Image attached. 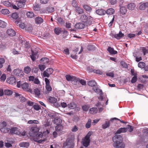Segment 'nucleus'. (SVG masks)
I'll use <instances>...</instances> for the list:
<instances>
[{
	"instance_id": "f257e3e1",
	"label": "nucleus",
	"mask_w": 148,
	"mask_h": 148,
	"mask_svg": "<svg viewBox=\"0 0 148 148\" xmlns=\"http://www.w3.org/2000/svg\"><path fill=\"white\" fill-rule=\"evenodd\" d=\"M39 129L37 127H32L31 128L30 135L32 137V139L34 141L38 143H41L44 142L45 140H39L42 137L43 134L42 133H39Z\"/></svg>"
},
{
	"instance_id": "f03ea898",
	"label": "nucleus",
	"mask_w": 148,
	"mask_h": 148,
	"mask_svg": "<svg viewBox=\"0 0 148 148\" xmlns=\"http://www.w3.org/2000/svg\"><path fill=\"white\" fill-rule=\"evenodd\" d=\"M113 142V146L115 148H125V145L123 141V138L122 136L116 135L112 138Z\"/></svg>"
},
{
	"instance_id": "7ed1b4c3",
	"label": "nucleus",
	"mask_w": 148,
	"mask_h": 148,
	"mask_svg": "<svg viewBox=\"0 0 148 148\" xmlns=\"http://www.w3.org/2000/svg\"><path fill=\"white\" fill-rule=\"evenodd\" d=\"M74 139L72 138H68L63 144V147L66 148H73L74 146Z\"/></svg>"
},
{
	"instance_id": "20e7f679",
	"label": "nucleus",
	"mask_w": 148,
	"mask_h": 148,
	"mask_svg": "<svg viewBox=\"0 0 148 148\" xmlns=\"http://www.w3.org/2000/svg\"><path fill=\"white\" fill-rule=\"evenodd\" d=\"M90 134L88 133L85 136L84 139H83L82 142L83 146L87 147L90 143Z\"/></svg>"
},
{
	"instance_id": "39448f33",
	"label": "nucleus",
	"mask_w": 148,
	"mask_h": 148,
	"mask_svg": "<svg viewBox=\"0 0 148 148\" xmlns=\"http://www.w3.org/2000/svg\"><path fill=\"white\" fill-rule=\"evenodd\" d=\"M53 71V69L51 68H49L43 72V75L44 77H49L50 75L52 73Z\"/></svg>"
},
{
	"instance_id": "423d86ee",
	"label": "nucleus",
	"mask_w": 148,
	"mask_h": 148,
	"mask_svg": "<svg viewBox=\"0 0 148 148\" xmlns=\"http://www.w3.org/2000/svg\"><path fill=\"white\" fill-rule=\"evenodd\" d=\"M13 73L14 75L16 76L21 77L23 76V72L19 69L14 70Z\"/></svg>"
},
{
	"instance_id": "0eeeda50",
	"label": "nucleus",
	"mask_w": 148,
	"mask_h": 148,
	"mask_svg": "<svg viewBox=\"0 0 148 148\" xmlns=\"http://www.w3.org/2000/svg\"><path fill=\"white\" fill-rule=\"evenodd\" d=\"M18 128L16 127H13L10 129V133L11 134H15L17 135H20L21 134L20 132L18 130Z\"/></svg>"
},
{
	"instance_id": "6e6552de",
	"label": "nucleus",
	"mask_w": 148,
	"mask_h": 148,
	"mask_svg": "<svg viewBox=\"0 0 148 148\" xmlns=\"http://www.w3.org/2000/svg\"><path fill=\"white\" fill-rule=\"evenodd\" d=\"M26 2V0H19L17 2V5L20 8L24 7Z\"/></svg>"
},
{
	"instance_id": "1a4fd4ad",
	"label": "nucleus",
	"mask_w": 148,
	"mask_h": 148,
	"mask_svg": "<svg viewBox=\"0 0 148 148\" xmlns=\"http://www.w3.org/2000/svg\"><path fill=\"white\" fill-rule=\"evenodd\" d=\"M32 54L30 55V57L32 61H34L38 57V52L37 51L34 52L32 50Z\"/></svg>"
},
{
	"instance_id": "9d476101",
	"label": "nucleus",
	"mask_w": 148,
	"mask_h": 148,
	"mask_svg": "<svg viewBox=\"0 0 148 148\" xmlns=\"http://www.w3.org/2000/svg\"><path fill=\"white\" fill-rule=\"evenodd\" d=\"M66 79L68 81H76L79 79L78 78H77L73 76H71L69 75H66L65 76Z\"/></svg>"
},
{
	"instance_id": "9b49d317",
	"label": "nucleus",
	"mask_w": 148,
	"mask_h": 148,
	"mask_svg": "<svg viewBox=\"0 0 148 148\" xmlns=\"http://www.w3.org/2000/svg\"><path fill=\"white\" fill-rule=\"evenodd\" d=\"M139 4L140 5L139 8L141 10H145L146 8H148V2H146L142 4L140 3H139Z\"/></svg>"
},
{
	"instance_id": "f8f14e48",
	"label": "nucleus",
	"mask_w": 148,
	"mask_h": 148,
	"mask_svg": "<svg viewBox=\"0 0 148 148\" xmlns=\"http://www.w3.org/2000/svg\"><path fill=\"white\" fill-rule=\"evenodd\" d=\"M6 81L9 84H13L16 82V79L14 77H10L7 79Z\"/></svg>"
},
{
	"instance_id": "ddd939ff",
	"label": "nucleus",
	"mask_w": 148,
	"mask_h": 148,
	"mask_svg": "<svg viewBox=\"0 0 148 148\" xmlns=\"http://www.w3.org/2000/svg\"><path fill=\"white\" fill-rule=\"evenodd\" d=\"M47 100L50 103H56L57 101V99L56 98L51 96L48 97Z\"/></svg>"
},
{
	"instance_id": "4468645a",
	"label": "nucleus",
	"mask_w": 148,
	"mask_h": 148,
	"mask_svg": "<svg viewBox=\"0 0 148 148\" xmlns=\"http://www.w3.org/2000/svg\"><path fill=\"white\" fill-rule=\"evenodd\" d=\"M107 51L110 55H115L117 53V51L114 50L113 48L111 47H109L107 49Z\"/></svg>"
},
{
	"instance_id": "2eb2a0df",
	"label": "nucleus",
	"mask_w": 148,
	"mask_h": 148,
	"mask_svg": "<svg viewBox=\"0 0 148 148\" xmlns=\"http://www.w3.org/2000/svg\"><path fill=\"white\" fill-rule=\"evenodd\" d=\"M75 27L76 29H82L84 28L85 25L82 23H78L75 25Z\"/></svg>"
},
{
	"instance_id": "dca6fc26",
	"label": "nucleus",
	"mask_w": 148,
	"mask_h": 148,
	"mask_svg": "<svg viewBox=\"0 0 148 148\" xmlns=\"http://www.w3.org/2000/svg\"><path fill=\"white\" fill-rule=\"evenodd\" d=\"M127 131V127L120 128H119L116 132V134H120L121 133H123L126 132Z\"/></svg>"
},
{
	"instance_id": "f3484780",
	"label": "nucleus",
	"mask_w": 148,
	"mask_h": 148,
	"mask_svg": "<svg viewBox=\"0 0 148 148\" xmlns=\"http://www.w3.org/2000/svg\"><path fill=\"white\" fill-rule=\"evenodd\" d=\"M75 11L78 14H81L84 12V10L82 8L79 6H77L75 8Z\"/></svg>"
},
{
	"instance_id": "a211bd4d",
	"label": "nucleus",
	"mask_w": 148,
	"mask_h": 148,
	"mask_svg": "<svg viewBox=\"0 0 148 148\" xmlns=\"http://www.w3.org/2000/svg\"><path fill=\"white\" fill-rule=\"evenodd\" d=\"M88 16L85 14H83L81 15L80 20L82 22L85 23L87 21V19H88Z\"/></svg>"
},
{
	"instance_id": "6ab92c4d",
	"label": "nucleus",
	"mask_w": 148,
	"mask_h": 148,
	"mask_svg": "<svg viewBox=\"0 0 148 148\" xmlns=\"http://www.w3.org/2000/svg\"><path fill=\"white\" fill-rule=\"evenodd\" d=\"M88 18L87 19V21L85 23L87 26L91 25L93 20V18L90 16H88Z\"/></svg>"
},
{
	"instance_id": "aec40b11",
	"label": "nucleus",
	"mask_w": 148,
	"mask_h": 148,
	"mask_svg": "<svg viewBox=\"0 0 148 148\" xmlns=\"http://www.w3.org/2000/svg\"><path fill=\"white\" fill-rule=\"evenodd\" d=\"M82 7L85 10L88 12H90L92 10V8L89 5L86 4H84L82 5Z\"/></svg>"
},
{
	"instance_id": "412c9836",
	"label": "nucleus",
	"mask_w": 148,
	"mask_h": 148,
	"mask_svg": "<svg viewBox=\"0 0 148 148\" xmlns=\"http://www.w3.org/2000/svg\"><path fill=\"white\" fill-rule=\"evenodd\" d=\"M0 130L3 133H10V129L8 127H2L0 129Z\"/></svg>"
},
{
	"instance_id": "4be33fe9",
	"label": "nucleus",
	"mask_w": 148,
	"mask_h": 148,
	"mask_svg": "<svg viewBox=\"0 0 148 148\" xmlns=\"http://www.w3.org/2000/svg\"><path fill=\"white\" fill-rule=\"evenodd\" d=\"M7 33L9 35L11 36H14L16 34L14 30L11 29H8L7 31Z\"/></svg>"
},
{
	"instance_id": "5701e85b",
	"label": "nucleus",
	"mask_w": 148,
	"mask_h": 148,
	"mask_svg": "<svg viewBox=\"0 0 148 148\" xmlns=\"http://www.w3.org/2000/svg\"><path fill=\"white\" fill-rule=\"evenodd\" d=\"M35 21L36 23L39 24L42 23L43 21V20L41 17L38 16L35 18Z\"/></svg>"
},
{
	"instance_id": "b1692460",
	"label": "nucleus",
	"mask_w": 148,
	"mask_h": 148,
	"mask_svg": "<svg viewBox=\"0 0 148 148\" xmlns=\"http://www.w3.org/2000/svg\"><path fill=\"white\" fill-rule=\"evenodd\" d=\"M124 36V34L122 33L121 31H120L119 33L115 34L114 37L117 39H120Z\"/></svg>"
},
{
	"instance_id": "393cba45",
	"label": "nucleus",
	"mask_w": 148,
	"mask_h": 148,
	"mask_svg": "<svg viewBox=\"0 0 148 148\" xmlns=\"http://www.w3.org/2000/svg\"><path fill=\"white\" fill-rule=\"evenodd\" d=\"M120 11L121 14L124 15L127 12V9L125 7L122 6L120 7Z\"/></svg>"
},
{
	"instance_id": "a878e982",
	"label": "nucleus",
	"mask_w": 148,
	"mask_h": 148,
	"mask_svg": "<svg viewBox=\"0 0 148 148\" xmlns=\"http://www.w3.org/2000/svg\"><path fill=\"white\" fill-rule=\"evenodd\" d=\"M53 122L57 125L61 124L62 120L60 118L56 117L54 119Z\"/></svg>"
},
{
	"instance_id": "bb28decb",
	"label": "nucleus",
	"mask_w": 148,
	"mask_h": 148,
	"mask_svg": "<svg viewBox=\"0 0 148 148\" xmlns=\"http://www.w3.org/2000/svg\"><path fill=\"white\" fill-rule=\"evenodd\" d=\"M45 88L47 90V91H45L44 92L45 94H49V92L52 91V88L50 86V85H46Z\"/></svg>"
},
{
	"instance_id": "cd10ccee",
	"label": "nucleus",
	"mask_w": 148,
	"mask_h": 148,
	"mask_svg": "<svg viewBox=\"0 0 148 148\" xmlns=\"http://www.w3.org/2000/svg\"><path fill=\"white\" fill-rule=\"evenodd\" d=\"M136 6V5L134 3H130L127 5V7L129 10H133L134 9Z\"/></svg>"
},
{
	"instance_id": "c85d7f7f",
	"label": "nucleus",
	"mask_w": 148,
	"mask_h": 148,
	"mask_svg": "<svg viewBox=\"0 0 148 148\" xmlns=\"http://www.w3.org/2000/svg\"><path fill=\"white\" fill-rule=\"evenodd\" d=\"M96 13L100 15H103L106 13V11L102 9H98L96 11Z\"/></svg>"
},
{
	"instance_id": "c756f323",
	"label": "nucleus",
	"mask_w": 148,
	"mask_h": 148,
	"mask_svg": "<svg viewBox=\"0 0 148 148\" xmlns=\"http://www.w3.org/2000/svg\"><path fill=\"white\" fill-rule=\"evenodd\" d=\"M13 91L10 90L5 89L4 90V94L7 95H11L13 93Z\"/></svg>"
},
{
	"instance_id": "7c9ffc66",
	"label": "nucleus",
	"mask_w": 148,
	"mask_h": 148,
	"mask_svg": "<svg viewBox=\"0 0 148 148\" xmlns=\"http://www.w3.org/2000/svg\"><path fill=\"white\" fill-rule=\"evenodd\" d=\"M62 31L61 28L60 27H56L54 30V32L55 34L57 35H59L61 33Z\"/></svg>"
},
{
	"instance_id": "2f4dec72",
	"label": "nucleus",
	"mask_w": 148,
	"mask_h": 148,
	"mask_svg": "<svg viewBox=\"0 0 148 148\" xmlns=\"http://www.w3.org/2000/svg\"><path fill=\"white\" fill-rule=\"evenodd\" d=\"M22 88L25 90H28L29 87V84L27 83H25L21 85Z\"/></svg>"
},
{
	"instance_id": "473e14b6",
	"label": "nucleus",
	"mask_w": 148,
	"mask_h": 148,
	"mask_svg": "<svg viewBox=\"0 0 148 148\" xmlns=\"http://www.w3.org/2000/svg\"><path fill=\"white\" fill-rule=\"evenodd\" d=\"M89 111L90 113L94 114L97 113L98 109L96 108H92L90 109Z\"/></svg>"
},
{
	"instance_id": "72a5a7b5",
	"label": "nucleus",
	"mask_w": 148,
	"mask_h": 148,
	"mask_svg": "<svg viewBox=\"0 0 148 148\" xmlns=\"http://www.w3.org/2000/svg\"><path fill=\"white\" fill-rule=\"evenodd\" d=\"M114 12V10L112 8H110L108 9L106 11V13L108 14L112 15L113 14Z\"/></svg>"
},
{
	"instance_id": "f704fd0d",
	"label": "nucleus",
	"mask_w": 148,
	"mask_h": 148,
	"mask_svg": "<svg viewBox=\"0 0 148 148\" xmlns=\"http://www.w3.org/2000/svg\"><path fill=\"white\" fill-rule=\"evenodd\" d=\"M46 13H51L54 11V8L50 6L46 8Z\"/></svg>"
},
{
	"instance_id": "c9c22d12",
	"label": "nucleus",
	"mask_w": 148,
	"mask_h": 148,
	"mask_svg": "<svg viewBox=\"0 0 148 148\" xmlns=\"http://www.w3.org/2000/svg\"><path fill=\"white\" fill-rule=\"evenodd\" d=\"M19 145L21 147L27 148L29 146V144L28 143L22 142L20 143Z\"/></svg>"
},
{
	"instance_id": "e433bc0d",
	"label": "nucleus",
	"mask_w": 148,
	"mask_h": 148,
	"mask_svg": "<svg viewBox=\"0 0 148 148\" xmlns=\"http://www.w3.org/2000/svg\"><path fill=\"white\" fill-rule=\"evenodd\" d=\"M69 108L71 109H73L77 107L76 104L74 102H71L68 105Z\"/></svg>"
},
{
	"instance_id": "4c0bfd02",
	"label": "nucleus",
	"mask_w": 148,
	"mask_h": 148,
	"mask_svg": "<svg viewBox=\"0 0 148 148\" xmlns=\"http://www.w3.org/2000/svg\"><path fill=\"white\" fill-rule=\"evenodd\" d=\"M55 128L56 131L59 132L63 129V126L62 125H58L56 126Z\"/></svg>"
},
{
	"instance_id": "58836bf2",
	"label": "nucleus",
	"mask_w": 148,
	"mask_h": 148,
	"mask_svg": "<svg viewBox=\"0 0 148 148\" xmlns=\"http://www.w3.org/2000/svg\"><path fill=\"white\" fill-rule=\"evenodd\" d=\"M88 85L90 86L94 87L96 85V83L93 80L90 81L88 82Z\"/></svg>"
},
{
	"instance_id": "ea45409f",
	"label": "nucleus",
	"mask_w": 148,
	"mask_h": 148,
	"mask_svg": "<svg viewBox=\"0 0 148 148\" xmlns=\"http://www.w3.org/2000/svg\"><path fill=\"white\" fill-rule=\"evenodd\" d=\"M31 70V68L28 66H27L25 67L24 69V71L25 73L26 74H29L30 73Z\"/></svg>"
},
{
	"instance_id": "a19ab883",
	"label": "nucleus",
	"mask_w": 148,
	"mask_h": 148,
	"mask_svg": "<svg viewBox=\"0 0 148 148\" xmlns=\"http://www.w3.org/2000/svg\"><path fill=\"white\" fill-rule=\"evenodd\" d=\"M41 63L42 62L44 64H46L49 62V60L47 58H42L40 60Z\"/></svg>"
},
{
	"instance_id": "79ce46f5",
	"label": "nucleus",
	"mask_w": 148,
	"mask_h": 148,
	"mask_svg": "<svg viewBox=\"0 0 148 148\" xmlns=\"http://www.w3.org/2000/svg\"><path fill=\"white\" fill-rule=\"evenodd\" d=\"M34 92L36 96L39 97L40 96V90L38 88H36L34 90Z\"/></svg>"
},
{
	"instance_id": "37998d69",
	"label": "nucleus",
	"mask_w": 148,
	"mask_h": 148,
	"mask_svg": "<svg viewBox=\"0 0 148 148\" xmlns=\"http://www.w3.org/2000/svg\"><path fill=\"white\" fill-rule=\"evenodd\" d=\"M1 13L3 14H9V11L7 9H4L1 10Z\"/></svg>"
},
{
	"instance_id": "c03bdc74",
	"label": "nucleus",
	"mask_w": 148,
	"mask_h": 148,
	"mask_svg": "<svg viewBox=\"0 0 148 148\" xmlns=\"http://www.w3.org/2000/svg\"><path fill=\"white\" fill-rule=\"evenodd\" d=\"M56 20L58 23L61 24H63L64 23L63 19L61 17H58Z\"/></svg>"
},
{
	"instance_id": "a18cd8bd",
	"label": "nucleus",
	"mask_w": 148,
	"mask_h": 148,
	"mask_svg": "<svg viewBox=\"0 0 148 148\" xmlns=\"http://www.w3.org/2000/svg\"><path fill=\"white\" fill-rule=\"evenodd\" d=\"M110 122L109 121H106V122L105 124H103L102 125V128L103 129H105L110 126Z\"/></svg>"
},
{
	"instance_id": "49530a36",
	"label": "nucleus",
	"mask_w": 148,
	"mask_h": 148,
	"mask_svg": "<svg viewBox=\"0 0 148 148\" xmlns=\"http://www.w3.org/2000/svg\"><path fill=\"white\" fill-rule=\"evenodd\" d=\"M6 23L4 21L0 20V27L4 28L6 27Z\"/></svg>"
},
{
	"instance_id": "de8ad7c7",
	"label": "nucleus",
	"mask_w": 148,
	"mask_h": 148,
	"mask_svg": "<svg viewBox=\"0 0 148 148\" xmlns=\"http://www.w3.org/2000/svg\"><path fill=\"white\" fill-rule=\"evenodd\" d=\"M145 63L143 62H140L138 64V66L139 67L143 69L145 67Z\"/></svg>"
},
{
	"instance_id": "09e8293b",
	"label": "nucleus",
	"mask_w": 148,
	"mask_h": 148,
	"mask_svg": "<svg viewBox=\"0 0 148 148\" xmlns=\"http://www.w3.org/2000/svg\"><path fill=\"white\" fill-rule=\"evenodd\" d=\"M91 123V120L89 119L88 120L87 123L86 124L85 127L87 128H89L90 127Z\"/></svg>"
},
{
	"instance_id": "8fccbe9b",
	"label": "nucleus",
	"mask_w": 148,
	"mask_h": 148,
	"mask_svg": "<svg viewBox=\"0 0 148 148\" xmlns=\"http://www.w3.org/2000/svg\"><path fill=\"white\" fill-rule=\"evenodd\" d=\"M27 15L28 17L32 18L34 16V14L33 12H28L27 13Z\"/></svg>"
},
{
	"instance_id": "3c124183",
	"label": "nucleus",
	"mask_w": 148,
	"mask_h": 148,
	"mask_svg": "<svg viewBox=\"0 0 148 148\" xmlns=\"http://www.w3.org/2000/svg\"><path fill=\"white\" fill-rule=\"evenodd\" d=\"M76 82L78 81L82 85H85L86 84V82L85 80L83 79H80L79 78V79L75 81Z\"/></svg>"
},
{
	"instance_id": "603ef678",
	"label": "nucleus",
	"mask_w": 148,
	"mask_h": 148,
	"mask_svg": "<svg viewBox=\"0 0 148 148\" xmlns=\"http://www.w3.org/2000/svg\"><path fill=\"white\" fill-rule=\"evenodd\" d=\"M3 4L7 7H10L11 5V3L9 1H4L3 3Z\"/></svg>"
},
{
	"instance_id": "864d4df0",
	"label": "nucleus",
	"mask_w": 148,
	"mask_h": 148,
	"mask_svg": "<svg viewBox=\"0 0 148 148\" xmlns=\"http://www.w3.org/2000/svg\"><path fill=\"white\" fill-rule=\"evenodd\" d=\"M27 123L29 124H31L32 123L38 124L39 123V122L37 120H30L28 121Z\"/></svg>"
},
{
	"instance_id": "5fc2aeb1",
	"label": "nucleus",
	"mask_w": 148,
	"mask_h": 148,
	"mask_svg": "<svg viewBox=\"0 0 148 148\" xmlns=\"http://www.w3.org/2000/svg\"><path fill=\"white\" fill-rule=\"evenodd\" d=\"M5 62V60L3 58H0V69L2 68L3 64Z\"/></svg>"
},
{
	"instance_id": "6e6d98bb",
	"label": "nucleus",
	"mask_w": 148,
	"mask_h": 148,
	"mask_svg": "<svg viewBox=\"0 0 148 148\" xmlns=\"http://www.w3.org/2000/svg\"><path fill=\"white\" fill-rule=\"evenodd\" d=\"M12 17L15 19H17L18 17L17 13L16 12L13 13L11 15Z\"/></svg>"
},
{
	"instance_id": "4d7b16f0",
	"label": "nucleus",
	"mask_w": 148,
	"mask_h": 148,
	"mask_svg": "<svg viewBox=\"0 0 148 148\" xmlns=\"http://www.w3.org/2000/svg\"><path fill=\"white\" fill-rule=\"evenodd\" d=\"M137 80V76H134L132 78L131 80V82L132 83H135Z\"/></svg>"
},
{
	"instance_id": "13d9d810",
	"label": "nucleus",
	"mask_w": 148,
	"mask_h": 148,
	"mask_svg": "<svg viewBox=\"0 0 148 148\" xmlns=\"http://www.w3.org/2000/svg\"><path fill=\"white\" fill-rule=\"evenodd\" d=\"M72 5L75 8L78 6L77 2L75 0H73L72 1Z\"/></svg>"
},
{
	"instance_id": "bf43d9fd",
	"label": "nucleus",
	"mask_w": 148,
	"mask_h": 148,
	"mask_svg": "<svg viewBox=\"0 0 148 148\" xmlns=\"http://www.w3.org/2000/svg\"><path fill=\"white\" fill-rule=\"evenodd\" d=\"M89 108V106L88 105H85L82 106L83 110L85 111H88Z\"/></svg>"
},
{
	"instance_id": "052dcab7",
	"label": "nucleus",
	"mask_w": 148,
	"mask_h": 148,
	"mask_svg": "<svg viewBox=\"0 0 148 148\" xmlns=\"http://www.w3.org/2000/svg\"><path fill=\"white\" fill-rule=\"evenodd\" d=\"M127 130H128V131L130 132H132L133 130V127L129 125H128L127 127Z\"/></svg>"
},
{
	"instance_id": "680f3d73",
	"label": "nucleus",
	"mask_w": 148,
	"mask_h": 148,
	"mask_svg": "<svg viewBox=\"0 0 148 148\" xmlns=\"http://www.w3.org/2000/svg\"><path fill=\"white\" fill-rule=\"evenodd\" d=\"M118 120L119 121H120L121 123H125V122H124V121H121L120 119H119L117 118H116L115 117V118H111L110 119V120L111 121H112L113 120Z\"/></svg>"
},
{
	"instance_id": "e2e57ef3",
	"label": "nucleus",
	"mask_w": 148,
	"mask_h": 148,
	"mask_svg": "<svg viewBox=\"0 0 148 148\" xmlns=\"http://www.w3.org/2000/svg\"><path fill=\"white\" fill-rule=\"evenodd\" d=\"M93 71L95 73L100 75H101L102 74V72L99 70L95 69L93 70Z\"/></svg>"
},
{
	"instance_id": "0e129e2a",
	"label": "nucleus",
	"mask_w": 148,
	"mask_h": 148,
	"mask_svg": "<svg viewBox=\"0 0 148 148\" xmlns=\"http://www.w3.org/2000/svg\"><path fill=\"white\" fill-rule=\"evenodd\" d=\"M33 108L34 109L36 110H38L41 109V108L40 106L38 105H34L33 106Z\"/></svg>"
},
{
	"instance_id": "69168bd1",
	"label": "nucleus",
	"mask_w": 148,
	"mask_h": 148,
	"mask_svg": "<svg viewBox=\"0 0 148 148\" xmlns=\"http://www.w3.org/2000/svg\"><path fill=\"white\" fill-rule=\"evenodd\" d=\"M38 67L42 71L44 70L45 68V66L44 65H39Z\"/></svg>"
},
{
	"instance_id": "338daca9",
	"label": "nucleus",
	"mask_w": 148,
	"mask_h": 148,
	"mask_svg": "<svg viewBox=\"0 0 148 148\" xmlns=\"http://www.w3.org/2000/svg\"><path fill=\"white\" fill-rule=\"evenodd\" d=\"M39 6L38 4H36L34 5L33 7V9L35 11H38L39 9Z\"/></svg>"
},
{
	"instance_id": "774afa93",
	"label": "nucleus",
	"mask_w": 148,
	"mask_h": 148,
	"mask_svg": "<svg viewBox=\"0 0 148 148\" xmlns=\"http://www.w3.org/2000/svg\"><path fill=\"white\" fill-rule=\"evenodd\" d=\"M78 130V128L76 126H75L71 129V131L73 132H75Z\"/></svg>"
}]
</instances>
